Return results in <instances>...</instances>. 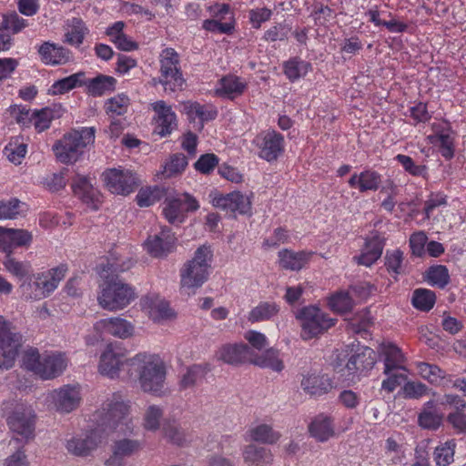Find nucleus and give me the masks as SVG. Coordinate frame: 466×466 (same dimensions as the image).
Returning a JSON list of instances; mask_svg holds the SVG:
<instances>
[{
    "instance_id": "1",
    "label": "nucleus",
    "mask_w": 466,
    "mask_h": 466,
    "mask_svg": "<svg viewBox=\"0 0 466 466\" xmlns=\"http://www.w3.org/2000/svg\"><path fill=\"white\" fill-rule=\"evenodd\" d=\"M128 363L129 377L137 380L144 392L156 397L169 394L166 386V365L158 357L139 353L131 358Z\"/></svg>"
},
{
    "instance_id": "2",
    "label": "nucleus",
    "mask_w": 466,
    "mask_h": 466,
    "mask_svg": "<svg viewBox=\"0 0 466 466\" xmlns=\"http://www.w3.org/2000/svg\"><path fill=\"white\" fill-rule=\"evenodd\" d=\"M130 406L114 396L106 400L101 410L95 414L96 427L95 428L103 437L113 432L127 434L132 432L134 426L129 418Z\"/></svg>"
},
{
    "instance_id": "3",
    "label": "nucleus",
    "mask_w": 466,
    "mask_h": 466,
    "mask_svg": "<svg viewBox=\"0 0 466 466\" xmlns=\"http://www.w3.org/2000/svg\"><path fill=\"white\" fill-rule=\"evenodd\" d=\"M212 258L209 247H199L191 260L186 262L180 270V288L187 294L195 293L208 278V268Z\"/></svg>"
},
{
    "instance_id": "4",
    "label": "nucleus",
    "mask_w": 466,
    "mask_h": 466,
    "mask_svg": "<svg viewBox=\"0 0 466 466\" xmlns=\"http://www.w3.org/2000/svg\"><path fill=\"white\" fill-rule=\"evenodd\" d=\"M100 289L97 301L106 310L123 309L137 298L135 289L118 275L106 276Z\"/></svg>"
},
{
    "instance_id": "5",
    "label": "nucleus",
    "mask_w": 466,
    "mask_h": 466,
    "mask_svg": "<svg viewBox=\"0 0 466 466\" xmlns=\"http://www.w3.org/2000/svg\"><path fill=\"white\" fill-rule=\"evenodd\" d=\"M95 127H83L72 130L63 136L53 146L56 158L64 164L74 163L83 154V150L95 141Z\"/></svg>"
},
{
    "instance_id": "6",
    "label": "nucleus",
    "mask_w": 466,
    "mask_h": 466,
    "mask_svg": "<svg viewBox=\"0 0 466 466\" xmlns=\"http://www.w3.org/2000/svg\"><path fill=\"white\" fill-rule=\"evenodd\" d=\"M160 83L165 91L175 92L183 89L185 79L180 68V59L177 52L170 47L165 48L160 56Z\"/></svg>"
},
{
    "instance_id": "7",
    "label": "nucleus",
    "mask_w": 466,
    "mask_h": 466,
    "mask_svg": "<svg viewBox=\"0 0 466 466\" xmlns=\"http://www.w3.org/2000/svg\"><path fill=\"white\" fill-rule=\"evenodd\" d=\"M298 318L300 319L302 339L309 340L324 333L335 325L336 319L329 318L320 309L310 306L303 308Z\"/></svg>"
},
{
    "instance_id": "8",
    "label": "nucleus",
    "mask_w": 466,
    "mask_h": 466,
    "mask_svg": "<svg viewBox=\"0 0 466 466\" xmlns=\"http://www.w3.org/2000/svg\"><path fill=\"white\" fill-rule=\"evenodd\" d=\"M6 423L10 431L25 442L34 439L35 414L31 407L17 405L7 416Z\"/></svg>"
},
{
    "instance_id": "9",
    "label": "nucleus",
    "mask_w": 466,
    "mask_h": 466,
    "mask_svg": "<svg viewBox=\"0 0 466 466\" xmlns=\"http://www.w3.org/2000/svg\"><path fill=\"white\" fill-rule=\"evenodd\" d=\"M127 351L119 343H110L101 354L98 365L99 372L111 379L118 376L121 370L128 372L129 361Z\"/></svg>"
},
{
    "instance_id": "10",
    "label": "nucleus",
    "mask_w": 466,
    "mask_h": 466,
    "mask_svg": "<svg viewBox=\"0 0 466 466\" xmlns=\"http://www.w3.org/2000/svg\"><path fill=\"white\" fill-rule=\"evenodd\" d=\"M103 181L113 194L127 196L138 187V178L130 170L112 168L102 174Z\"/></svg>"
},
{
    "instance_id": "11",
    "label": "nucleus",
    "mask_w": 466,
    "mask_h": 466,
    "mask_svg": "<svg viewBox=\"0 0 466 466\" xmlns=\"http://www.w3.org/2000/svg\"><path fill=\"white\" fill-rule=\"evenodd\" d=\"M375 363L376 352L370 347H362L349 359L344 368L336 365L335 370L342 376L349 377L348 380H353L356 374L371 370Z\"/></svg>"
},
{
    "instance_id": "12",
    "label": "nucleus",
    "mask_w": 466,
    "mask_h": 466,
    "mask_svg": "<svg viewBox=\"0 0 466 466\" xmlns=\"http://www.w3.org/2000/svg\"><path fill=\"white\" fill-rule=\"evenodd\" d=\"M80 393L76 387L65 385L54 390L47 396V401L59 413H69L75 410L80 403Z\"/></svg>"
},
{
    "instance_id": "13",
    "label": "nucleus",
    "mask_w": 466,
    "mask_h": 466,
    "mask_svg": "<svg viewBox=\"0 0 466 466\" xmlns=\"http://www.w3.org/2000/svg\"><path fill=\"white\" fill-rule=\"evenodd\" d=\"M151 106L156 113L154 132L162 137L169 136L177 127L176 113L163 100L151 104Z\"/></svg>"
},
{
    "instance_id": "14",
    "label": "nucleus",
    "mask_w": 466,
    "mask_h": 466,
    "mask_svg": "<svg viewBox=\"0 0 466 466\" xmlns=\"http://www.w3.org/2000/svg\"><path fill=\"white\" fill-rule=\"evenodd\" d=\"M212 204L216 208L229 210L232 213L238 211L242 215L249 214L251 210L250 198L238 191L216 196L212 199Z\"/></svg>"
},
{
    "instance_id": "15",
    "label": "nucleus",
    "mask_w": 466,
    "mask_h": 466,
    "mask_svg": "<svg viewBox=\"0 0 466 466\" xmlns=\"http://www.w3.org/2000/svg\"><path fill=\"white\" fill-rule=\"evenodd\" d=\"M33 240L32 233L25 229L0 227V251L13 253L14 248L28 247Z\"/></svg>"
},
{
    "instance_id": "16",
    "label": "nucleus",
    "mask_w": 466,
    "mask_h": 466,
    "mask_svg": "<svg viewBox=\"0 0 466 466\" xmlns=\"http://www.w3.org/2000/svg\"><path fill=\"white\" fill-rule=\"evenodd\" d=\"M56 288L57 285L52 279H50L47 273L40 275L36 281H25L20 285L22 294L27 299H40L41 298L49 295V293L54 291Z\"/></svg>"
},
{
    "instance_id": "17",
    "label": "nucleus",
    "mask_w": 466,
    "mask_h": 466,
    "mask_svg": "<svg viewBox=\"0 0 466 466\" xmlns=\"http://www.w3.org/2000/svg\"><path fill=\"white\" fill-rule=\"evenodd\" d=\"M96 332L107 333L120 339H127L134 332L133 325L122 318L100 319L94 325Z\"/></svg>"
},
{
    "instance_id": "18",
    "label": "nucleus",
    "mask_w": 466,
    "mask_h": 466,
    "mask_svg": "<svg viewBox=\"0 0 466 466\" xmlns=\"http://www.w3.org/2000/svg\"><path fill=\"white\" fill-rule=\"evenodd\" d=\"M384 248V238L378 232H373L372 236L366 238L365 247L360 256L353 258L359 265L370 267L375 263L382 254Z\"/></svg>"
},
{
    "instance_id": "19",
    "label": "nucleus",
    "mask_w": 466,
    "mask_h": 466,
    "mask_svg": "<svg viewBox=\"0 0 466 466\" xmlns=\"http://www.w3.org/2000/svg\"><path fill=\"white\" fill-rule=\"evenodd\" d=\"M175 245V238L169 229H163L159 235L147 238L145 242L147 252L155 257L161 258L172 251Z\"/></svg>"
},
{
    "instance_id": "20",
    "label": "nucleus",
    "mask_w": 466,
    "mask_h": 466,
    "mask_svg": "<svg viewBox=\"0 0 466 466\" xmlns=\"http://www.w3.org/2000/svg\"><path fill=\"white\" fill-rule=\"evenodd\" d=\"M252 350L246 344L225 345L218 352V359L231 365L250 362Z\"/></svg>"
},
{
    "instance_id": "21",
    "label": "nucleus",
    "mask_w": 466,
    "mask_h": 466,
    "mask_svg": "<svg viewBox=\"0 0 466 466\" xmlns=\"http://www.w3.org/2000/svg\"><path fill=\"white\" fill-rule=\"evenodd\" d=\"M141 449V442L137 440L122 439L115 441L112 455L106 463L112 466H121L126 457H130Z\"/></svg>"
},
{
    "instance_id": "22",
    "label": "nucleus",
    "mask_w": 466,
    "mask_h": 466,
    "mask_svg": "<svg viewBox=\"0 0 466 466\" xmlns=\"http://www.w3.org/2000/svg\"><path fill=\"white\" fill-rule=\"evenodd\" d=\"M103 436L94 429L86 438H73L66 443L69 452L76 456H86L101 442Z\"/></svg>"
},
{
    "instance_id": "23",
    "label": "nucleus",
    "mask_w": 466,
    "mask_h": 466,
    "mask_svg": "<svg viewBox=\"0 0 466 466\" xmlns=\"http://www.w3.org/2000/svg\"><path fill=\"white\" fill-rule=\"evenodd\" d=\"M300 386L304 392L310 396H321L332 389L331 380L328 376L317 374L303 375Z\"/></svg>"
},
{
    "instance_id": "24",
    "label": "nucleus",
    "mask_w": 466,
    "mask_h": 466,
    "mask_svg": "<svg viewBox=\"0 0 466 466\" xmlns=\"http://www.w3.org/2000/svg\"><path fill=\"white\" fill-rule=\"evenodd\" d=\"M42 61L47 65H63L69 61L70 51L61 46L45 42L38 49Z\"/></svg>"
},
{
    "instance_id": "25",
    "label": "nucleus",
    "mask_w": 466,
    "mask_h": 466,
    "mask_svg": "<svg viewBox=\"0 0 466 466\" xmlns=\"http://www.w3.org/2000/svg\"><path fill=\"white\" fill-rule=\"evenodd\" d=\"M283 141L280 134L275 131L267 133L260 144V157L267 161L276 160L283 151Z\"/></svg>"
},
{
    "instance_id": "26",
    "label": "nucleus",
    "mask_w": 466,
    "mask_h": 466,
    "mask_svg": "<svg viewBox=\"0 0 466 466\" xmlns=\"http://www.w3.org/2000/svg\"><path fill=\"white\" fill-rule=\"evenodd\" d=\"M15 339L7 341L0 339V370H9L15 364V357L22 345V335H14Z\"/></svg>"
},
{
    "instance_id": "27",
    "label": "nucleus",
    "mask_w": 466,
    "mask_h": 466,
    "mask_svg": "<svg viewBox=\"0 0 466 466\" xmlns=\"http://www.w3.org/2000/svg\"><path fill=\"white\" fill-rule=\"evenodd\" d=\"M243 459L248 466H267L273 461L270 450L256 444H248L243 451Z\"/></svg>"
},
{
    "instance_id": "28",
    "label": "nucleus",
    "mask_w": 466,
    "mask_h": 466,
    "mask_svg": "<svg viewBox=\"0 0 466 466\" xmlns=\"http://www.w3.org/2000/svg\"><path fill=\"white\" fill-rule=\"evenodd\" d=\"M311 255V252H294L284 248L279 252V265L285 269L299 270L309 261Z\"/></svg>"
},
{
    "instance_id": "29",
    "label": "nucleus",
    "mask_w": 466,
    "mask_h": 466,
    "mask_svg": "<svg viewBox=\"0 0 466 466\" xmlns=\"http://www.w3.org/2000/svg\"><path fill=\"white\" fill-rule=\"evenodd\" d=\"M310 435L319 441H326L335 433L333 420L330 417L319 414L309 425Z\"/></svg>"
},
{
    "instance_id": "30",
    "label": "nucleus",
    "mask_w": 466,
    "mask_h": 466,
    "mask_svg": "<svg viewBox=\"0 0 466 466\" xmlns=\"http://www.w3.org/2000/svg\"><path fill=\"white\" fill-rule=\"evenodd\" d=\"M145 304L149 309L150 318L154 321L170 319L175 317L169 303L161 299L157 295H150L145 298Z\"/></svg>"
},
{
    "instance_id": "31",
    "label": "nucleus",
    "mask_w": 466,
    "mask_h": 466,
    "mask_svg": "<svg viewBox=\"0 0 466 466\" xmlns=\"http://www.w3.org/2000/svg\"><path fill=\"white\" fill-rule=\"evenodd\" d=\"M66 367V361L62 354L44 356L41 363L39 377L50 380L59 376Z\"/></svg>"
},
{
    "instance_id": "32",
    "label": "nucleus",
    "mask_w": 466,
    "mask_h": 466,
    "mask_svg": "<svg viewBox=\"0 0 466 466\" xmlns=\"http://www.w3.org/2000/svg\"><path fill=\"white\" fill-rule=\"evenodd\" d=\"M382 352L385 356L384 373H389L391 370L394 369L407 371V369L402 365V363L405 361V358L400 348L394 344L389 343L383 345Z\"/></svg>"
},
{
    "instance_id": "33",
    "label": "nucleus",
    "mask_w": 466,
    "mask_h": 466,
    "mask_svg": "<svg viewBox=\"0 0 466 466\" xmlns=\"http://www.w3.org/2000/svg\"><path fill=\"white\" fill-rule=\"evenodd\" d=\"M5 257L3 260V265L7 272L19 280L25 281L30 276L32 266L29 261H20L12 256V253L5 252Z\"/></svg>"
},
{
    "instance_id": "34",
    "label": "nucleus",
    "mask_w": 466,
    "mask_h": 466,
    "mask_svg": "<svg viewBox=\"0 0 466 466\" xmlns=\"http://www.w3.org/2000/svg\"><path fill=\"white\" fill-rule=\"evenodd\" d=\"M220 85L221 87L216 90V94L229 98L241 95L246 88V84L236 76H224L220 79Z\"/></svg>"
},
{
    "instance_id": "35",
    "label": "nucleus",
    "mask_w": 466,
    "mask_h": 466,
    "mask_svg": "<svg viewBox=\"0 0 466 466\" xmlns=\"http://www.w3.org/2000/svg\"><path fill=\"white\" fill-rule=\"evenodd\" d=\"M205 372L200 365H192L180 376L178 389L180 391L194 389L204 378Z\"/></svg>"
},
{
    "instance_id": "36",
    "label": "nucleus",
    "mask_w": 466,
    "mask_h": 466,
    "mask_svg": "<svg viewBox=\"0 0 466 466\" xmlns=\"http://www.w3.org/2000/svg\"><path fill=\"white\" fill-rule=\"evenodd\" d=\"M251 363L261 368H269L278 372L284 369V364L279 358V351L274 349L267 350L260 356L252 355Z\"/></svg>"
},
{
    "instance_id": "37",
    "label": "nucleus",
    "mask_w": 466,
    "mask_h": 466,
    "mask_svg": "<svg viewBox=\"0 0 466 466\" xmlns=\"http://www.w3.org/2000/svg\"><path fill=\"white\" fill-rule=\"evenodd\" d=\"M116 80L113 76L99 75L86 84L88 93L94 96H102L107 91L115 89Z\"/></svg>"
},
{
    "instance_id": "38",
    "label": "nucleus",
    "mask_w": 466,
    "mask_h": 466,
    "mask_svg": "<svg viewBox=\"0 0 466 466\" xmlns=\"http://www.w3.org/2000/svg\"><path fill=\"white\" fill-rule=\"evenodd\" d=\"M279 306L275 302H260L253 308L248 314V321L254 323L268 320L279 312Z\"/></svg>"
},
{
    "instance_id": "39",
    "label": "nucleus",
    "mask_w": 466,
    "mask_h": 466,
    "mask_svg": "<svg viewBox=\"0 0 466 466\" xmlns=\"http://www.w3.org/2000/svg\"><path fill=\"white\" fill-rule=\"evenodd\" d=\"M310 69L311 66L309 62L300 60L298 57L292 58L284 64L285 74L291 81L306 76Z\"/></svg>"
},
{
    "instance_id": "40",
    "label": "nucleus",
    "mask_w": 466,
    "mask_h": 466,
    "mask_svg": "<svg viewBox=\"0 0 466 466\" xmlns=\"http://www.w3.org/2000/svg\"><path fill=\"white\" fill-rule=\"evenodd\" d=\"M248 432L251 440L258 442L273 444L279 439V434L268 424L258 425Z\"/></svg>"
},
{
    "instance_id": "41",
    "label": "nucleus",
    "mask_w": 466,
    "mask_h": 466,
    "mask_svg": "<svg viewBox=\"0 0 466 466\" xmlns=\"http://www.w3.org/2000/svg\"><path fill=\"white\" fill-rule=\"evenodd\" d=\"M454 441H446L434 450L433 458L438 466H448L454 461Z\"/></svg>"
},
{
    "instance_id": "42",
    "label": "nucleus",
    "mask_w": 466,
    "mask_h": 466,
    "mask_svg": "<svg viewBox=\"0 0 466 466\" xmlns=\"http://www.w3.org/2000/svg\"><path fill=\"white\" fill-rule=\"evenodd\" d=\"M72 188L84 202L88 203L95 198V190L86 177L77 175L72 183Z\"/></svg>"
},
{
    "instance_id": "43",
    "label": "nucleus",
    "mask_w": 466,
    "mask_h": 466,
    "mask_svg": "<svg viewBox=\"0 0 466 466\" xmlns=\"http://www.w3.org/2000/svg\"><path fill=\"white\" fill-rule=\"evenodd\" d=\"M84 76L85 74L83 72H79L56 81L51 88L52 94H64L69 90H72L77 86H82L83 84H85L83 82Z\"/></svg>"
},
{
    "instance_id": "44",
    "label": "nucleus",
    "mask_w": 466,
    "mask_h": 466,
    "mask_svg": "<svg viewBox=\"0 0 466 466\" xmlns=\"http://www.w3.org/2000/svg\"><path fill=\"white\" fill-rule=\"evenodd\" d=\"M87 33L84 22L79 18H73L70 25V30L65 35V42L71 46H80Z\"/></svg>"
},
{
    "instance_id": "45",
    "label": "nucleus",
    "mask_w": 466,
    "mask_h": 466,
    "mask_svg": "<svg viewBox=\"0 0 466 466\" xmlns=\"http://www.w3.org/2000/svg\"><path fill=\"white\" fill-rule=\"evenodd\" d=\"M163 409L157 405H149L143 415V426L147 431H156L160 427L163 418Z\"/></svg>"
},
{
    "instance_id": "46",
    "label": "nucleus",
    "mask_w": 466,
    "mask_h": 466,
    "mask_svg": "<svg viewBox=\"0 0 466 466\" xmlns=\"http://www.w3.org/2000/svg\"><path fill=\"white\" fill-rule=\"evenodd\" d=\"M435 294L433 291L418 289H415L412 296V305L422 311H429L431 309L435 303Z\"/></svg>"
},
{
    "instance_id": "47",
    "label": "nucleus",
    "mask_w": 466,
    "mask_h": 466,
    "mask_svg": "<svg viewBox=\"0 0 466 466\" xmlns=\"http://www.w3.org/2000/svg\"><path fill=\"white\" fill-rule=\"evenodd\" d=\"M329 305L333 311L343 314L353 309L354 302L348 292L339 291L329 298Z\"/></svg>"
},
{
    "instance_id": "48",
    "label": "nucleus",
    "mask_w": 466,
    "mask_h": 466,
    "mask_svg": "<svg viewBox=\"0 0 466 466\" xmlns=\"http://www.w3.org/2000/svg\"><path fill=\"white\" fill-rule=\"evenodd\" d=\"M163 432L165 438L175 445L183 446L187 442V435L184 430L175 420L165 422L163 425Z\"/></svg>"
},
{
    "instance_id": "49",
    "label": "nucleus",
    "mask_w": 466,
    "mask_h": 466,
    "mask_svg": "<svg viewBox=\"0 0 466 466\" xmlns=\"http://www.w3.org/2000/svg\"><path fill=\"white\" fill-rule=\"evenodd\" d=\"M443 416L435 410L423 409L418 416V424L422 429L435 431L442 422Z\"/></svg>"
},
{
    "instance_id": "50",
    "label": "nucleus",
    "mask_w": 466,
    "mask_h": 466,
    "mask_svg": "<svg viewBox=\"0 0 466 466\" xmlns=\"http://www.w3.org/2000/svg\"><path fill=\"white\" fill-rule=\"evenodd\" d=\"M187 166V160L184 154L177 153L170 157V160L165 164L163 174L167 177L180 174Z\"/></svg>"
},
{
    "instance_id": "51",
    "label": "nucleus",
    "mask_w": 466,
    "mask_h": 466,
    "mask_svg": "<svg viewBox=\"0 0 466 466\" xmlns=\"http://www.w3.org/2000/svg\"><path fill=\"white\" fill-rule=\"evenodd\" d=\"M449 273L445 266L436 265L427 270V280L434 286L444 288L449 282Z\"/></svg>"
},
{
    "instance_id": "52",
    "label": "nucleus",
    "mask_w": 466,
    "mask_h": 466,
    "mask_svg": "<svg viewBox=\"0 0 466 466\" xmlns=\"http://www.w3.org/2000/svg\"><path fill=\"white\" fill-rule=\"evenodd\" d=\"M162 196L163 190L157 187H155L154 188H141L137 195V202L141 208L149 207L160 200Z\"/></svg>"
},
{
    "instance_id": "53",
    "label": "nucleus",
    "mask_w": 466,
    "mask_h": 466,
    "mask_svg": "<svg viewBox=\"0 0 466 466\" xmlns=\"http://www.w3.org/2000/svg\"><path fill=\"white\" fill-rule=\"evenodd\" d=\"M381 182L380 175L373 170L368 169L360 173V191H376Z\"/></svg>"
},
{
    "instance_id": "54",
    "label": "nucleus",
    "mask_w": 466,
    "mask_h": 466,
    "mask_svg": "<svg viewBox=\"0 0 466 466\" xmlns=\"http://www.w3.org/2000/svg\"><path fill=\"white\" fill-rule=\"evenodd\" d=\"M129 105V98L124 94L117 95L108 99L106 103V113L116 114L117 116L124 115Z\"/></svg>"
},
{
    "instance_id": "55",
    "label": "nucleus",
    "mask_w": 466,
    "mask_h": 466,
    "mask_svg": "<svg viewBox=\"0 0 466 466\" xmlns=\"http://www.w3.org/2000/svg\"><path fill=\"white\" fill-rule=\"evenodd\" d=\"M41 355L36 349H29L23 355V366L36 375H40L42 363Z\"/></svg>"
},
{
    "instance_id": "56",
    "label": "nucleus",
    "mask_w": 466,
    "mask_h": 466,
    "mask_svg": "<svg viewBox=\"0 0 466 466\" xmlns=\"http://www.w3.org/2000/svg\"><path fill=\"white\" fill-rule=\"evenodd\" d=\"M417 368L420 375L431 383L436 382L439 379L444 378L445 375L444 371L437 365L427 362L418 363Z\"/></svg>"
},
{
    "instance_id": "57",
    "label": "nucleus",
    "mask_w": 466,
    "mask_h": 466,
    "mask_svg": "<svg viewBox=\"0 0 466 466\" xmlns=\"http://www.w3.org/2000/svg\"><path fill=\"white\" fill-rule=\"evenodd\" d=\"M26 26L25 20L20 17L15 12L4 15L0 25V31L11 30L14 34L18 33Z\"/></svg>"
},
{
    "instance_id": "58",
    "label": "nucleus",
    "mask_w": 466,
    "mask_h": 466,
    "mask_svg": "<svg viewBox=\"0 0 466 466\" xmlns=\"http://www.w3.org/2000/svg\"><path fill=\"white\" fill-rule=\"evenodd\" d=\"M407 371L391 370L389 373H385L388 378L382 381L381 388L388 392H392L398 386L407 380Z\"/></svg>"
},
{
    "instance_id": "59",
    "label": "nucleus",
    "mask_w": 466,
    "mask_h": 466,
    "mask_svg": "<svg viewBox=\"0 0 466 466\" xmlns=\"http://www.w3.org/2000/svg\"><path fill=\"white\" fill-rule=\"evenodd\" d=\"M396 159L398 160L399 163L401 164L405 171H407L410 175L422 177H425L427 176L426 166L415 165L414 161L410 157L399 154L396 156Z\"/></svg>"
},
{
    "instance_id": "60",
    "label": "nucleus",
    "mask_w": 466,
    "mask_h": 466,
    "mask_svg": "<svg viewBox=\"0 0 466 466\" xmlns=\"http://www.w3.org/2000/svg\"><path fill=\"white\" fill-rule=\"evenodd\" d=\"M163 212L168 222L181 221L180 217L184 212L181 200L178 198L169 199Z\"/></svg>"
},
{
    "instance_id": "61",
    "label": "nucleus",
    "mask_w": 466,
    "mask_h": 466,
    "mask_svg": "<svg viewBox=\"0 0 466 466\" xmlns=\"http://www.w3.org/2000/svg\"><path fill=\"white\" fill-rule=\"evenodd\" d=\"M32 121L34 120L35 127L39 131L47 129L54 116V112L50 108H43L40 111L32 113Z\"/></svg>"
},
{
    "instance_id": "62",
    "label": "nucleus",
    "mask_w": 466,
    "mask_h": 466,
    "mask_svg": "<svg viewBox=\"0 0 466 466\" xmlns=\"http://www.w3.org/2000/svg\"><path fill=\"white\" fill-rule=\"evenodd\" d=\"M218 165V157L213 153H207L200 156L194 167L202 174H209Z\"/></svg>"
},
{
    "instance_id": "63",
    "label": "nucleus",
    "mask_w": 466,
    "mask_h": 466,
    "mask_svg": "<svg viewBox=\"0 0 466 466\" xmlns=\"http://www.w3.org/2000/svg\"><path fill=\"white\" fill-rule=\"evenodd\" d=\"M20 201L16 198L10 199L6 202L0 201V220L14 219L19 214Z\"/></svg>"
},
{
    "instance_id": "64",
    "label": "nucleus",
    "mask_w": 466,
    "mask_h": 466,
    "mask_svg": "<svg viewBox=\"0 0 466 466\" xmlns=\"http://www.w3.org/2000/svg\"><path fill=\"white\" fill-rule=\"evenodd\" d=\"M186 109L190 116L195 115L199 117L202 122L212 120L217 116L216 110H207L198 103H190L188 106H186Z\"/></svg>"
}]
</instances>
